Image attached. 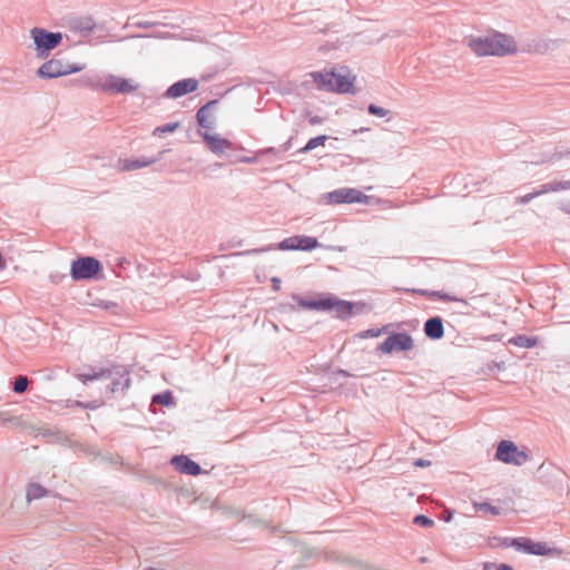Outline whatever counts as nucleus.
Instances as JSON below:
<instances>
[{
  "label": "nucleus",
  "mask_w": 570,
  "mask_h": 570,
  "mask_svg": "<svg viewBox=\"0 0 570 570\" xmlns=\"http://www.w3.org/2000/svg\"><path fill=\"white\" fill-rule=\"evenodd\" d=\"M109 370H112L110 392L115 393L118 391H125L129 389L131 380L129 377V372L120 365H114Z\"/></svg>",
  "instance_id": "4468645a"
},
{
  "label": "nucleus",
  "mask_w": 570,
  "mask_h": 570,
  "mask_svg": "<svg viewBox=\"0 0 570 570\" xmlns=\"http://www.w3.org/2000/svg\"><path fill=\"white\" fill-rule=\"evenodd\" d=\"M509 546L533 556H559L561 553L557 548H551L544 542H535L524 537L512 539Z\"/></svg>",
  "instance_id": "6e6552de"
},
{
  "label": "nucleus",
  "mask_w": 570,
  "mask_h": 570,
  "mask_svg": "<svg viewBox=\"0 0 570 570\" xmlns=\"http://www.w3.org/2000/svg\"><path fill=\"white\" fill-rule=\"evenodd\" d=\"M367 111H368V114L376 116V117H381V118H384V117H387L391 115V110L385 109L380 106H376L374 104L368 105Z\"/></svg>",
  "instance_id": "c85d7f7f"
},
{
  "label": "nucleus",
  "mask_w": 570,
  "mask_h": 570,
  "mask_svg": "<svg viewBox=\"0 0 570 570\" xmlns=\"http://www.w3.org/2000/svg\"><path fill=\"white\" fill-rule=\"evenodd\" d=\"M311 75L314 78L315 82L321 81V71H315V72H312Z\"/></svg>",
  "instance_id": "37998d69"
},
{
  "label": "nucleus",
  "mask_w": 570,
  "mask_h": 570,
  "mask_svg": "<svg viewBox=\"0 0 570 570\" xmlns=\"http://www.w3.org/2000/svg\"><path fill=\"white\" fill-rule=\"evenodd\" d=\"M432 295L436 296L438 298H440L441 301H444V302H460V303L466 304V302L464 299L452 296L448 293L433 292Z\"/></svg>",
  "instance_id": "c756f323"
},
{
  "label": "nucleus",
  "mask_w": 570,
  "mask_h": 570,
  "mask_svg": "<svg viewBox=\"0 0 570 570\" xmlns=\"http://www.w3.org/2000/svg\"><path fill=\"white\" fill-rule=\"evenodd\" d=\"M178 127H179V122L178 121L169 122V124H166V125H163V126H158V127L155 128L154 135L155 136H160L163 134L174 132Z\"/></svg>",
  "instance_id": "cd10ccee"
},
{
  "label": "nucleus",
  "mask_w": 570,
  "mask_h": 570,
  "mask_svg": "<svg viewBox=\"0 0 570 570\" xmlns=\"http://www.w3.org/2000/svg\"><path fill=\"white\" fill-rule=\"evenodd\" d=\"M216 104H217V100H212L198 109V111L196 114V119H197V124L199 125V127H202L204 129H213L214 128L216 119L212 112V109L214 108V106Z\"/></svg>",
  "instance_id": "f3484780"
},
{
  "label": "nucleus",
  "mask_w": 570,
  "mask_h": 570,
  "mask_svg": "<svg viewBox=\"0 0 570 570\" xmlns=\"http://www.w3.org/2000/svg\"><path fill=\"white\" fill-rule=\"evenodd\" d=\"M495 459L505 463L520 466L530 460V455L508 440H502L497 448Z\"/></svg>",
  "instance_id": "0eeeda50"
},
{
  "label": "nucleus",
  "mask_w": 570,
  "mask_h": 570,
  "mask_svg": "<svg viewBox=\"0 0 570 570\" xmlns=\"http://www.w3.org/2000/svg\"><path fill=\"white\" fill-rule=\"evenodd\" d=\"M473 508L476 511H482V512H485V513H490L492 515H499L500 514V509L494 507V505H492L489 502H473Z\"/></svg>",
  "instance_id": "393cba45"
},
{
  "label": "nucleus",
  "mask_w": 570,
  "mask_h": 570,
  "mask_svg": "<svg viewBox=\"0 0 570 570\" xmlns=\"http://www.w3.org/2000/svg\"><path fill=\"white\" fill-rule=\"evenodd\" d=\"M198 80L194 78H186L173 83L164 94L165 98L176 99L187 94H190L198 88Z\"/></svg>",
  "instance_id": "ddd939ff"
},
{
  "label": "nucleus",
  "mask_w": 570,
  "mask_h": 570,
  "mask_svg": "<svg viewBox=\"0 0 570 570\" xmlns=\"http://www.w3.org/2000/svg\"><path fill=\"white\" fill-rule=\"evenodd\" d=\"M101 269L100 262L91 256L79 257L71 264L70 275L75 281L89 279Z\"/></svg>",
  "instance_id": "1a4fd4ad"
},
{
  "label": "nucleus",
  "mask_w": 570,
  "mask_h": 570,
  "mask_svg": "<svg viewBox=\"0 0 570 570\" xmlns=\"http://www.w3.org/2000/svg\"><path fill=\"white\" fill-rule=\"evenodd\" d=\"M413 347V338L406 333H396L387 336L380 344L379 351L390 354L394 351H410Z\"/></svg>",
  "instance_id": "f8f14e48"
},
{
  "label": "nucleus",
  "mask_w": 570,
  "mask_h": 570,
  "mask_svg": "<svg viewBox=\"0 0 570 570\" xmlns=\"http://www.w3.org/2000/svg\"><path fill=\"white\" fill-rule=\"evenodd\" d=\"M321 146V136H316L308 140V142L299 149L301 153L308 151L311 149H314L316 147Z\"/></svg>",
  "instance_id": "7c9ffc66"
},
{
  "label": "nucleus",
  "mask_w": 570,
  "mask_h": 570,
  "mask_svg": "<svg viewBox=\"0 0 570 570\" xmlns=\"http://www.w3.org/2000/svg\"><path fill=\"white\" fill-rule=\"evenodd\" d=\"M355 77L346 66L334 67L323 72V88L337 94H355Z\"/></svg>",
  "instance_id": "7ed1b4c3"
},
{
  "label": "nucleus",
  "mask_w": 570,
  "mask_h": 570,
  "mask_svg": "<svg viewBox=\"0 0 570 570\" xmlns=\"http://www.w3.org/2000/svg\"><path fill=\"white\" fill-rule=\"evenodd\" d=\"M381 330H366L362 333V337H377L381 335Z\"/></svg>",
  "instance_id": "f704fd0d"
},
{
  "label": "nucleus",
  "mask_w": 570,
  "mask_h": 570,
  "mask_svg": "<svg viewBox=\"0 0 570 570\" xmlns=\"http://www.w3.org/2000/svg\"><path fill=\"white\" fill-rule=\"evenodd\" d=\"M47 493H48L47 489L43 488L42 485H40L38 483H31L27 488L26 497H27L28 501H32V500H38V499L46 497Z\"/></svg>",
  "instance_id": "5701e85b"
},
{
  "label": "nucleus",
  "mask_w": 570,
  "mask_h": 570,
  "mask_svg": "<svg viewBox=\"0 0 570 570\" xmlns=\"http://www.w3.org/2000/svg\"><path fill=\"white\" fill-rule=\"evenodd\" d=\"M563 190L570 189V179L569 180H562Z\"/></svg>",
  "instance_id": "de8ad7c7"
},
{
  "label": "nucleus",
  "mask_w": 570,
  "mask_h": 570,
  "mask_svg": "<svg viewBox=\"0 0 570 570\" xmlns=\"http://www.w3.org/2000/svg\"><path fill=\"white\" fill-rule=\"evenodd\" d=\"M30 37L33 40L37 56L40 58L48 57L51 50L57 48L62 41L60 32H51L39 27L30 30Z\"/></svg>",
  "instance_id": "20e7f679"
},
{
  "label": "nucleus",
  "mask_w": 570,
  "mask_h": 570,
  "mask_svg": "<svg viewBox=\"0 0 570 570\" xmlns=\"http://www.w3.org/2000/svg\"><path fill=\"white\" fill-rule=\"evenodd\" d=\"M157 160L158 159H156V158H154V159L142 158V159H136V160H128L125 163L124 169L125 170H136L139 168L147 167L151 164H155Z\"/></svg>",
  "instance_id": "b1692460"
},
{
  "label": "nucleus",
  "mask_w": 570,
  "mask_h": 570,
  "mask_svg": "<svg viewBox=\"0 0 570 570\" xmlns=\"http://www.w3.org/2000/svg\"><path fill=\"white\" fill-rule=\"evenodd\" d=\"M413 292L417 293V294H420L422 296H433L432 293H429V291H426V289H417V291L414 289Z\"/></svg>",
  "instance_id": "79ce46f5"
},
{
  "label": "nucleus",
  "mask_w": 570,
  "mask_h": 570,
  "mask_svg": "<svg viewBox=\"0 0 570 570\" xmlns=\"http://www.w3.org/2000/svg\"><path fill=\"white\" fill-rule=\"evenodd\" d=\"M364 308L362 303H351L340 299L336 296H323V311L333 313L335 317L346 320L354 313H361Z\"/></svg>",
  "instance_id": "39448f33"
},
{
  "label": "nucleus",
  "mask_w": 570,
  "mask_h": 570,
  "mask_svg": "<svg viewBox=\"0 0 570 570\" xmlns=\"http://www.w3.org/2000/svg\"><path fill=\"white\" fill-rule=\"evenodd\" d=\"M451 518H452V515H451V513H449V514H445L444 520H445L446 522H449V521L451 520Z\"/></svg>",
  "instance_id": "3c124183"
},
{
  "label": "nucleus",
  "mask_w": 570,
  "mask_h": 570,
  "mask_svg": "<svg viewBox=\"0 0 570 570\" xmlns=\"http://www.w3.org/2000/svg\"><path fill=\"white\" fill-rule=\"evenodd\" d=\"M112 376V370L100 368L99 371H92V373H77L76 377L86 384L89 381H96Z\"/></svg>",
  "instance_id": "aec40b11"
},
{
  "label": "nucleus",
  "mask_w": 570,
  "mask_h": 570,
  "mask_svg": "<svg viewBox=\"0 0 570 570\" xmlns=\"http://www.w3.org/2000/svg\"><path fill=\"white\" fill-rule=\"evenodd\" d=\"M63 277H65L63 275H61V276H53V275H51V279L55 283H59Z\"/></svg>",
  "instance_id": "49530a36"
},
{
  "label": "nucleus",
  "mask_w": 570,
  "mask_h": 570,
  "mask_svg": "<svg viewBox=\"0 0 570 570\" xmlns=\"http://www.w3.org/2000/svg\"><path fill=\"white\" fill-rule=\"evenodd\" d=\"M89 404V407L88 409H96V406L91 403H88Z\"/></svg>",
  "instance_id": "864d4df0"
},
{
  "label": "nucleus",
  "mask_w": 570,
  "mask_h": 570,
  "mask_svg": "<svg viewBox=\"0 0 570 570\" xmlns=\"http://www.w3.org/2000/svg\"><path fill=\"white\" fill-rule=\"evenodd\" d=\"M325 199L328 204H352L366 203L368 196L355 188H340L326 194Z\"/></svg>",
  "instance_id": "9b49d317"
},
{
  "label": "nucleus",
  "mask_w": 570,
  "mask_h": 570,
  "mask_svg": "<svg viewBox=\"0 0 570 570\" xmlns=\"http://www.w3.org/2000/svg\"><path fill=\"white\" fill-rule=\"evenodd\" d=\"M317 246H318V240H317L316 237H309V236H304V235H295V236H291V237L285 238L284 240H282L277 245H267V246L261 247V248L247 249V250H244V252L235 253L234 255L235 256H249V255L261 254V253H265V252H269V250H275V249H279V250H297V249L311 250V249L316 248Z\"/></svg>",
  "instance_id": "f03ea898"
},
{
  "label": "nucleus",
  "mask_w": 570,
  "mask_h": 570,
  "mask_svg": "<svg viewBox=\"0 0 570 570\" xmlns=\"http://www.w3.org/2000/svg\"><path fill=\"white\" fill-rule=\"evenodd\" d=\"M29 384V380L27 376L20 375L16 377L13 382V391L16 393H23L27 391Z\"/></svg>",
  "instance_id": "bb28decb"
},
{
  "label": "nucleus",
  "mask_w": 570,
  "mask_h": 570,
  "mask_svg": "<svg viewBox=\"0 0 570 570\" xmlns=\"http://www.w3.org/2000/svg\"><path fill=\"white\" fill-rule=\"evenodd\" d=\"M293 301L302 309H321V296H317V297H302L299 295H293Z\"/></svg>",
  "instance_id": "412c9836"
},
{
  "label": "nucleus",
  "mask_w": 570,
  "mask_h": 570,
  "mask_svg": "<svg viewBox=\"0 0 570 570\" xmlns=\"http://www.w3.org/2000/svg\"><path fill=\"white\" fill-rule=\"evenodd\" d=\"M469 49L478 57H504L518 52L513 36L500 31H491L482 36L468 38Z\"/></svg>",
  "instance_id": "f257e3e1"
},
{
  "label": "nucleus",
  "mask_w": 570,
  "mask_h": 570,
  "mask_svg": "<svg viewBox=\"0 0 570 570\" xmlns=\"http://www.w3.org/2000/svg\"><path fill=\"white\" fill-rule=\"evenodd\" d=\"M153 402L157 403V404L166 405V406L173 405L175 403L171 392H169V391H166V392L159 393V394H155L153 396Z\"/></svg>",
  "instance_id": "a878e982"
},
{
  "label": "nucleus",
  "mask_w": 570,
  "mask_h": 570,
  "mask_svg": "<svg viewBox=\"0 0 570 570\" xmlns=\"http://www.w3.org/2000/svg\"><path fill=\"white\" fill-rule=\"evenodd\" d=\"M70 27L73 31L89 33L96 28V22L91 17H80L73 19Z\"/></svg>",
  "instance_id": "6ab92c4d"
},
{
  "label": "nucleus",
  "mask_w": 570,
  "mask_h": 570,
  "mask_svg": "<svg viewBox=\"0 0 570 570\" xmlns=\"http://www.w3.org/2000/svg\"><path fill=\"white\" fill-rule=\"evenodd\" d=\"M552 189L553 188H551V184L547 183V184L539 186V188H537L533 191H534V195L538 197V196L544 195L547 193H552Z\"/></svg>",
  "instance_id": "473e14b6"
},
{
  "label": "nucleus",
  "mask_w": 570,
  "mask_h": 570,
  "mask_svg": "<svg viewBox=\"0 0 570 570\" xmlns=\"http://www.w3.org/2000/svg\"><path fill=\"white\" fill-rule=\"evenodd\" d=\"M83 69L82 65L78 63H68L63 62L59 59H50L42 63L37 70V75L40 78L45 79H53L61 76L71 75L75 72H79Z\"/></svg>",
  "instance_id": "423d86ee"
},
{
  "label": "nucleus",
  "mask_w": 570,
  "mask_h": 570,
  "mask_svg": "<svg viewBox=\"0 0 570 570\" xmlns=\"http://www.w3.org/2000/svg\"><path fill=\"white\" fill-rule=\"evenodd\" d=\"M451 518H452V515H451V513H449V514H445L444 520H445L446 522H449V521L451 520Z\"/></svg>",
  "instance_id": "8fccbe9b"
},
{
  "label": "nucleus",
  "mask_w": 570,
  "mask_h": 570,
  "mask_svg": "<svg viewBox=\"0 0 570 570\" xmlns=\"http://www.w3.org/2000/svg\"><path fill=\"white\" fill-rule=\"evenodd\" d=\"M550 184H551V188H553L552 191L563 190L564 186L562 185V180H560V181H552Z\"/></svg>",
  "instance_id": "c9c22d12"
},
{
  "label": "nucleus",
  "mask_w": 570,
  "mask_h": 570,
  "mask_svg": "<svg viewBox=\"0 0 570 570\" xmlns=\"http://www.w3.org/2000/svg\"><path fill=\"white\" fill-rule=\"evenodd\" d=\"M414 523L422 527H432L434 524V521L423 514L416 515L414 518Z\"/></svg>",
  "instance_id": "2f4dec72"
},
{
  "label": "nucleus",
  "mask_w": 570,
  "mask_h": 570,
  "mask_svg": "<svg viewBox=\"0 0 570 570\" xmlns=\"http://www.w3.org/2000/svg\"><path fill=\"white\" fill-rule=\"evenodd\" d=\"M430 464H431L430 461L424 460V459H419L414 462V465L421 466V468L429 466Z\"/></svg>",
  "instance_id": "e433bc0d"
},
{
  "label": "nucleus",
  "mask_w": 570,
  "mask_h": 570,
  "mask_svg": "<svg viewBox=\"0 0 570 570\" xmlns=\"http://www.w3.org/2000/svg\"><path fill=\"white\" fill-rule=\"evenodd\" d=\"M322 140H323V146H324L325 141L327 140V136L323 135Z\"/></svg>",
  "instance_id": "603ef678"
},
{
  "label": "nucleus",
  "mask_w": 570,
  "mask_h": 570,
  "mask_svg": "<svg viewBox=\"0 0 570 570\" xmlns=\"http://www.w3.org/2000/svg\"><path fill=\"white\" fill-rule=\"evenodd\" d=\"M560 209L562 212H564L566 214L570 215V203H561L560 204Z\"/></svg>",
  "instance_id": "4c0bfd02"
},
{
  "label": "nucleus",
  "mask_w": 570,
  "mask_h": 570,
  "mask_svg": "<svg viewBox=\"0 0 570 570\" xmlns=\"http://www.w3.org/2000/svg\"><path fill=\"white\" fill-rule=\"evenodd\" d=\"M170 463L180 473L187 474V475H198L202 472V468L198 463L190 460L187 455H175Z\"/></svg>",
  "instance_id": "2eb2a0df"
},
{
  "label": "nucleus",
  "mask_w": 570,
  "mask_h": 570,
  "mask_svg": "<svg viewBox=\"0 0 570 570\" xmlns=\"http://www.w3.org/2000/svg\"><path fill=\"white\" fill-rule=\"evenodd\" d=\"M424 334L431 340H440L444 335L443 322L440 316L429 318L424 324Z\"/></svg>",
  "instance_id": "a211bd4d"
},
{
  "label": "nucleus",
  "mask_w": 570,
  "mask_h": 570,
  "mask_svg": "<svg viewBox=\"0 0 570 570\" xmlns=\"http://www.w3.org/2000/svg\"><path fill=\"white\" fill-rule=\"evenodd\" d=\"M92 88H99L104 91L112 94H129L138 89V85L134 83L132 79L121 78L115 75H108L104 82L94 86Z\"/></svg>",
  "instance_id": "9d476101"
},
{
  "label": "nucleus",
  "mask_w": 570,
  "mask_h": 570,
  "mask_svg": "<svg viewBox=\"0 0 570 570\" xmlns=\"http://www.w3.org/2000/svg\"><path fill=\"white\" fill-rule=\"evenodd\" d=\"M537 196L534 195V191L529 193L527 195L520 196L515 199V204H528Z\"/></svg>",
  "instance_id": "72a5a7b5"
},
{
  "label": "nucleus",
  "mask_w": 570,
  "mask_h": 570,
  "mask_svg": "<svg viewBox=\"0 0 570 570\" xmlns=\"http://www.w3.org/2000/svg\"><path fill=\"white\" fill-rule=\"evenodd\" d=\"M509 343L523 348H532L538 344V340L532 336L518 335L510 338Z\"/></svg>",
  "instance_id": "4be33fe9"
},
{
  "label": "nucleus",
  "mask_w": 570,
  "mask_h": 570,
  "mask_svg": "<svg viewBox=\"0 0 570 570\" xmlns=\"http://www.w3.org/2000/svg\"><path fill=\"white\" fill-rule=\"evenodd\" d=\"M564 155L562 153H554L550 158L549 161H556L563 157Z\"/></svg>",
  "instance_id": "ea45409f"
},
{
  "label": "nucleus",
  "mask_w": 570,
  "mask_h": 570,
  "mask_svg": "<svg viewBox=\"0 0 570 570\" xmlns=\"http://www.w3.org/2000/svg\"><path fill=\"white\" fill-rule=\"evenodd\" d=\"M206 142L209 150L216 155H222L226 149L232 148L233 144L226 138H222L218 135L209 134L208 131L199 132Z\"/></svg>",
  "instance_id": "dca6fc26"
},
{
  "label": "nucleus",
  "mask_w": 570,
  "mask_h": 570,
  "mask_svg": "<svg viewBox=\"0 0 570 570\" xmlns=\"http://www.w3.org/2000/svg\"><path fill=\"white\" fill-rule=\"evenodd\" d=\"M75 405L78 406V407H82V409H88L89 407L88 403H83L81 401H76Z\"/></svg>",
  "instance_id": "c03bdc74"
},
{
  "label": "nucleus",
  "mask_w": 570,
  "mask_h": 570,
  "mask_svg": "<svg viewBox=\"0 0 570 570\" xmlns=\"http://www.w3.org/2000/svg\"><path fill=\"white\" fill-rule=\"evenodd\" d=\"M368 130H370L368 128L362 127L360 129H354L353 134L364 132V131H368Z\"/></svg>",
  "instance_id": "09e8293b"
},
{
  "label": "nucleus",
  "mask_w": 570,
  "mask_h": 570,
  "mask_svg": "<svg viewBox=\"0 0 570 570\" xmlns=\"http://www.w3.org/2000/svg\"><path fill=\"white\" fill-rule=\"evenodd\" d=\"M242 161L250 164V163H255L256 158L255 157H245L242 159Z\"/></svg>",
  "instance_id": "a18cd8bd"
},
{
  "label": "nucleus",
  "mask_w": 570,
  "mask_h": 570,
  "mask_svg": "<svg viewBox=\"0 0 570 570\" xmlns=\"http://www.w3.org/2000/svg\"><path fill=\"white\" fill-rule=\"evenodd\" d=\"M272 283H273V288H274V289H276V291H277V289H279V286H281V279H279V278L274 277V278L272 279Z\"/></svg>",
  "instance_id": "a19ab883"
},
{
  "label": "nucleus",
  "mask_w": 570,
  "mask_h": 570,
  "mask_svg": "<svg viewBox=\"0 0 570 570\" xmlns=\"http://www.w3.org/2000/svg\"><path fill=\"white\" fill-rule=\"evenodd\" d=\"M495 570H514L511 566L505 563H500L495 566Z\"/></svg>",
  "instance_id": "58836bf2"
}]
</instances>
